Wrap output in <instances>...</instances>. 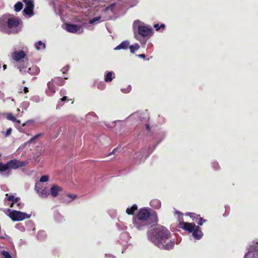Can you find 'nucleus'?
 I'll return each mask as SVG.
<instances>
[{
  "label": "nucleus",
  "instance_id": "6e6552de",
  "mask_svg": "<svg viewBox=\"0 0 258 258\" xmlns=\"http://www.w3.org/2000/svg\"><path fill=\"white\" fill-rule=\"evenodd\" d=\"M250 247L251 251L245 254L244 258H258V241H253Z\"/></svg>",
  "mask_w": 258,
  "mask_h": 258
},
{
  "label": "nucleus",
  "instance_id": "680f3d73",
  "mask_svg": "<svg viewBox=\"0 0 258 258\" xmlns=\"http://www.w3.org/2000/svg\"><path fill=\"white\" fill-rule=\"evenodd\" d=\"M146 128L147 130L149 131L150 130V126H149V125L147 124L146 125Z\"/></svg>",
  "mask_w": 258,
  "mask_h": 258
},
{
  "label": "nucleus",
  "instance_id": "58836bf2",
  "mask_svg": "<svg viewBox=\"0 0 258 258\" xmlns=\"http://www.w3.org/2000/svg\"><path fill=\"white\" fill-rule=\"evenodd\" d=\"M97 88L100 90H104L105 88V84L104 82H101L98 84Z\"/></svg>",
  "mask_w": 258,
  "mask_h": 258
},
{
  "label": "nucleus",
  "instance_id": "a18cd8bd",
  "mask_svg": "<svg viewBox=\"0 0 258 258\" xmlns=\"http://www.w3.org/2000/svg\"><path fill=\"white\" fill-rule=\"evenodd\" d=\"M67 197L71 199L70 201H69V202H71L76 198L77 196L76 195L68 194L67 195Z\"/></svg>",
  "mask_w": 258,
  "mask_h": 258
},
{
  "label": "nucleus",
  "instance_id": "864d4df0",
  "mask_svg": "<svg viewBox=\"0 0 258 258\" xmlns=\"http://www.w3.org/2000/svg\"><path fill=\"white\" fill-rule=\"evenodd\" d=\"M141 156V153H137L136 154H135L134 155L133 158L134 159H136L137 158H140Z\"/></svg>",
  "mask_w": 258,
  "mask_h": 258
},
{
  "label": "nucleus",
  "instance_id": "de8ad7c7",
  "mask_svg": "<svg viewBox=\"0 0 258 258\" xmlns=\"http://www.w3.org/2000/svg\"><path fill=\"white\" fill-rule=\"evenodd\" d=\"M69 69V66L68 65H67L62 69L61 71L63 74H65L68 71Z\"/></svg>",
  "mask_w": 258,
  "mask_h": 258
},
{
  "label": "nucleus",
  "instance_id": "c9c22d12",
  "mask_svg": "<svg viewBox=\"0 0 258 258\" xmlns=\"http://www.w3.org/2000/svg\"><path fill=\"white\" fill-rule=\"evenodd\" d=\"M49 179V177L47 175H43L41 177L39 182H45Z\"/></svg>",
  "mask_w": 258,
  "mask_h": 258
},
{
  "label": "nucleus",
  "instance_id": "79ce46f5",
  "mask_svg": "<svg viewBox=\"0 0 258 258\" xmlns=\"http://www.w3.org/2000/svg\"><path fill=\"white\" fill-rule=\"evenodd\" d=\"M131 90V86H128V87L126 89H121V91L122 93H127L130 92Z\"/></svg>",
  "mask_w": 258,
  "mask_h": 258
},
{
  "label": "nucleus",
  "instance_id": "72a5a7b5",
  "mask_svg": "<svg viewBox=\"0 0 258 258\" xmlns=\"http://www.w3.org/2000/svg\"><path fill=\"white\" fill-rule=\"evenodd\" d=\"M1 253L4 258H12L11 254L9 251L2 250L1 251Z\"/></svg>",
  "mask_w": 258,
  "mask_h": 258
},
{
  "label": "nucleus",
  "instance_id": "412c9836",
  "mask_svg": "<svg viewBox=\"0 0 258 258\" xmlns=\"http://www.w3.org/2000/svg\"><path fill=\"white\" fill-rule=\"evenodd\" d=\"M130 42L127 40L122 41L120 44L114 48L115 50L127 49L129 46Z\"/></svg>",
  "mask_w": 258,
  "mask_h": 258
},
{
  "label": "nucleus",
  "instance_id": "5701e85b",
  "mask_svg": "<svg viewBox=\"0 0 258 258\" xmlns=\"http://www.w3.org/2000/svg\"><path fill=\"white\" fill-rule=\"evenodd\" d=\"M86 119L92 122H95L97 120V117L93 112L89 113L86 116Z\"/></svg>",
  "mask_w": 258,
  "mask_h": 258
},
{
  "label": "nucleus",
  "instance_id": "473e14b6",
  "mask_svg": "<svg viewBox=\"0 0 258 258\" xmlns=\"http://www.w3.org/2000/svg\"><path fill=\"white\" fill-rule=\"evenodd\" d=\"M15 11L17 12L20 11L23 8V4L21 2L17 3L15 6Z\"/></svg>",
  "mask_w": 258,
  "mask_h": 258
},
{
  "label": "nucleus",
  "instance_id": "9d476101",
  "mask_svg": "<svg viewBox=\"0 0 258 258\" xmlns=\"http://www.w3.org/2000/svg\"><path fill=\"white\" fill-rule=\"evenodd\" d=\"M66 30L71 33H81L83 32L82 27L78 25L71 24H67L66 25Z\"/></svg>",
  "mask_w": 258,
  "mask_h": 258
},
{
  "label": "nucleus",
  "instance_id": "6ab92c4d",
  "mask_svg": "<svg viewBox=\"0 0 258 258\" xmlns=\"http://www.w3.org/2000/svg\"><path fill=\"white\" fill-rule=\"evenodd\" d=\"M130 239L128 233L123 232L120 235V244L123 245V247H126V243Z\"/></svg>",
  "mask_w": 258,
  "mask_h": 258
},
{
  "label": "nucleus",
  "instance_id": "4d7b16f0",
  "mask_svg": "<svg viewBox=\"0 0 258 258\" xmlns=\"http://www.w3.org/2000/svg\"><path fill=\"white\" fill-rule=\"evenodd\" d=\"M34 160H35V163H38V162L39 161V156H37L36 157H34Z\"/></svg>",
  "mask_w": 258,
  "mask_h": 258
},
{
  "label": "nucleus",
  "instance_id": "69168bd1",
  "mask_svg": "<svg viewBox=\"0 0 258 258\" xmlns=\"http://www.w3.org/2000/svg\"><path fill=\"white\" fill-rule=\"evenodd\" d=\"M116 149H113V150L112 151V152L110 154H114V153L115 152Z\"/></svg>",
  "mask_w": 258,
  "mask_h": 258
},
{
  "label": "nucleus",
  "instance_id": "a211bd4d",
  "mask_svg": "<svg viewBox=\"0 0 258 258\" xmlns=\"http://www.w3.org/2000/svg\"><path fill=\"white\" fill-rule=\"evenodd\" d=\"M100 19H101V17H96L93 18V19H90L89 20L88 23H85L83 24V25L86 28H87L88 29H90V30H92L93 28H91L90 24H97L99 22V21Z\"/></svg>",
  "mask_w": 258,
  "mask_h": 258
},
{
  "label": "nucleus",
  "instance_id": "20e7f679",
  "mask_svg": "<svg viewBox=\"0 0 258 258\" xmlns=\"http://www.w3.org/2000/svg\"><path fill=\"white\" fill-rule=\"evenodd\" d=\"M21 20L17 18H11L8 20V26L9 30L8 33H17L21 30Z\"/></svg>",
  "mask_w": 258,
  "mask_h": 258
},
{
  "label": "nucleus",
  "instance_id": "393cba45",
  "mask_svg": "<svg viewBox=\"0 0 258 258\" xmlns=\"http://www.w3.org/2000/svg\"><path fill=\"white\" fill-rule=\"evenodd\" d=\"M39 71V69L37 66H32L28 69L27 72L29 74L33 75L38 74Z\"/></svg>",
  "mask_w": 258,
  "mask_h": 258
},
{
  "label": "nucleus",
  "instance_id": "ea45409f",
  "mask_svg": "<svg viewBox=\"0 0 258 258\" xmlns=\"http://www.w3.org/2000/svg\"><path fill=\"white\" fill-rule=\"evenodd\" d=\"M35 189L36 190L37 192H38L40 190L42 189V186L40 182H37L35 185Z\"/></svg>",
  "mask_w": 258,
  "mask_h": 258
},
{
  "label": "nucleus",
  "instance_id": "39448f33",
  "mask_svg": "<svg viewBox=\"0 0 258 258\" xmlns=\"http://www.w3.org/2000/svg\"><path fill=\"white\" fill-rule=\"evenodd\" d=\"M153 216L155 218V221H157V214L156 212H153L150 213L148 209L142 208L141 209L137 215V218L145 221H148V219L150 216Z\"/></svg>",
  "mask_w": 258,
  "mask_h": 258
},
{
  "label": "nucleus",
  "instance_id": "bb28decb",
  "mask_svg": "<svg viewBox=\"0 0 258 258\" xmlns=\"http://www.w3.org/2000/svg\"><path fill=\"white\" fill-rule=\"evenodd\" d=\"M37 193L40 197L43 198H46L49 195V192L46 188H42Z\"/></svg>",
  "mask_w": 258,
  "mask_h": 258
},
{
  "label": "nucleus",
  "instance_id": "f704fd0d",
  "mask_svg": "<svg viewBox=\"0 0 258 258\" xmlns=\"http://www.w3.org/2000/svg\"><path fill=\"white\" fill-rule=\"evenodd\" d=\"M43 135V134H38L35 136H34L33 137L31 138L28 141V144H32L33 141L37 139H38L40 137Z\"/></svg>",
  "mask_w": 258,
  "mask_h": 258
},
{
  "label": "nucleus",
  "instance_id": "c03bdc74",
  "mask_svg": "<svg viewBox=\"0 0 258 258\" xmlns=\"http://www.w3.org/2000/svg\"><path fill=\"white\" fill-rule=\"evenodd\" d=\"M15 205H16V208L19 209H22L24 206V204L20 202L19 201L17 203H16Z\"/></svg>",
  "mask_w": 258,
  "mask_h": 258
},
{
  "label": "nucleus",
  "instance_id": "e2e57ef3",
  "mask_svg": "<svg viewBox=\"0 0 258 258\" xmlns=\"http://www.w3.org/2000/svg\"><path fill=\"white\" fill-rule=\"evenodd\" d=\"M175 214H179L180 215L182 216V214H181L179 212H178V211H175Z\"/></svg>",
  "mask_w": 258,
  "mask_h": 258
},
{
  "label": "nucleus",
  "instance_id": "6e6d98bb",
  "mask_svg": "<svg viewBox=\"0 0 258 258\" xmlns=\"http://www.w3.org/2000/svg\"><path fill=\"white\" fill-rule=\"evenodd\" d=\"M59 94H60V96H62L63 95H64V94H66V90H64V89H61V90L60 91Z\"/></svg>",
  "mask_w": 258,
  "mask_h": 258
},
{
  "label": "nucleus",
  "instance_id": "13d9d810",
  "mask_svg": "<svg viewBox=\"0 0 258 258\" xmlns=\"http://www.w3.org/2000/svg\"><path fill=\"white\" fill-rule=\"evenodd\" d=\"M137 56H138L139 57H141V58H145V57H146V55H145V54H138V55H137Z\"/></svg>",
  "mask_w": 258,
  "mask_h": 258
},
{
  "label": "nucleus",
  "instance_id": "7ed1b4c3",
  "mask_svg": "<svg viewBox=\"0 0 258 258\" xmlns=\"http://www.w3.org/2000/svg\"><path fill=\"white\" fill-rule=\"evenodd\" d=\"M179 227L189 232H192L193 236L197 239H200L203 236V233L199 226L194 223L181 222L179 218Z\"/></svg>",
  "mask_w": 258,
  "mask_h": 258
},
{
  "label": "nucleus",
  "instance_id": "f3484780",
  "mask_svg": "<svg viewBox=\"0 0 258 258\" xmlns=\"http://www.w3.org/2000/svg\"><path fill=\"white\" fill-rule=\"evenodd\" d=\"M25 56L26 53L23 50L15 51L12 54V57L16 61H19L21 59L25 58Z\"/></svg>",
  "mask_w": 258,
  "mask_h": 258
},
{
  "label": "nucleus",
  "instance_id": "ddd939ff",
  "mask_svg": "<svg viewBox=\"0 0 258 258\" xmlns=\"http://www.w3.org/2000/svg\"><path fill=\"white\" fill-rule=\"evenodd\" d=\"M26 4V8L24 9L23 12L30 16L33 15L34 5L33 2L31 0H23Z\"/></svg>",
  "mask_w": 258,
  "mask_h": 258
},
{
  "label": "nucleus",
  "instance_id": "bf43d9fd",
  "mask_svg": "<svg viewBox=\"0 0 258 258\" xmlns=\"http://www.w3.org/2000/svg\"><path fill=\"white\" fill-rule=\"evenodd\" d=\"M40 235H44L45 233L44 231H40L38 233V237H39Z\"/></svg>",
  "mask_w": 258,
  "mask_h": 258
},
{
  "label": "nucleus",
  "instance_id": "338daca9",
  "mask_svg": "<svg viewBox=\"0 0 258 258\" xmlns=\"http://www.w3.org/2000/svg\"><path fill=\"white\" fill-rule=\"evenodd\" d=\"M3 68H4V70L6 69V68H7V65L4 64V65L3 66Z\"/></svg>",
  "mask_w": 258,
  "mask_h": 258
},
{
  "label": "nucleus",
  "instance_id": "f8f14e48",
  "mask_svg": "<svg viewBox=\"0 0 258 258\" xmlns=\"http://www.w3.org/2000/svg\"><path fill=\"white\" fill-rule=\"evenodd\" d=\"M11 170L9 168L8 163L4 164L0 162V174L4 177H9L11 174Z\"/></svg>",
  "mask_w": 258,
  "mask_h": 258
},
{
  "label": "nucleus",
  "instance_id": "603ef678",
  "mask_svg": "<svg viewBox=\"0 0 258 258\" xmlns=\"http://www.w3.org/2000/svg\"><path fill=\"white\" fill-rule=\"evenodd\" d=\"M117 122H120V120H116V121H113L111 123V125H107L108 127H113L114 126H115V123Z\"/></svg>",
  "mask_w": 258,
  "mask_h": 258
},
{
  "label": "nucleus",
  "instance_id": "5fc2aeb1",
  "mask_svg": "<svg viewBox=\"0 0 258 258\" xmlns=\"http://www.w3.org/2000/svg\"><path fill=\"white\" fill-rule=\"evenodd\" d=\"M115 5V4H111L110 6H109V7H107L106 9H105V10L106 11H108L109 10H111L112 9V8Z\"/></svg>",
  "mask_w": 258,
  "mask_h": 258
},
{
  "label": "nucleus",
  "instance_id": "4468645a",
  "mask_svg": "<svg viewBox=\"0 0 258 258\" xmlns=\"http://www.w3.org/2000/svg\"><path fill=\"white\" fill-rule=\"evenodd\" d=\"M56 92V88L54 86L52 81H49L47 83V88L45 90V93L47 96H52Z\"/></svg>",
  "mask_w": 258,
  "mask_h": 258
},
{
  "label": "nucleus",
  "instance_id": "09e8293b",
  "mask_svg": "<svg viewBox=\"0 0 258 258\" xmlns=\"http://www.w3.org/2000/svg\"><path fill=\"white\" fill-rule=\"evenodd\" d=\"M27 226L30 228H32V230H34V225L33 223L32 222L29 221L27 223Z\"/></svg>",
  "mask_w": 258,
  "mask_h": 258
},
{
  "label": "nucleus",
  "instance_id": "aec40b11",
  "mask_svg": "<svg viewBox=\"0 0 258 258\" xmlns=\"http://www.w3.org/2000/svg\"><path fill=\"white\" fill-rule=\"evenodd\" d=\"M150 206L156 209H159L161 207V202L158 199H153L150 201Z\"/></svg>",
  "mask_w": 258,
  "mask_h": 258
},
{
  "label": "nucleus",
  "instance_id": "0eeeda50",
  "mask_svg": "<svg viewBox=\"0 0 258 258\" xmlns=\"http://www.w3.org/2000/svg\"><path fill=\"white\" fill-rule=\"evenodd\" d=\"M30 214H27L24 212H21L16 210H13L9 213V217L13 221H22L26 219L29 218Z\"/></svg>",
  "mask_w": 258,
  "mask_h": 258
},
{
  "label": "nucleus",
  "instance_id": "2eb2a0df",
  "mask_svg": "<svg viewBox=\"0 0 258 258\" xmlns=\"http://www.w3.org/2000/svg\"><path fill=\"white\" fill-rule=\"evenodd\" d=\"M6 198L5 199L4 201L6 202L7 200L10 202H11V204L10 205L11 207H14L15 204L17 203L20 200L19 197H15L14 195H9L7 194L6 195Z\"/></svg>",
  "mask_w": 258,
  "mask_h": 258
},
{
  "label": "nucleus",
  "instance_id": "cd10ccee",
  "mask_svg": "<svg viewBox=\"0 0 258 258\" xmlns=\"http://www.w3.org/2000/svg\"><path fill=\"white\" fill-rule=\"evenodd\" d=\"M137 210V205L134 204L131 207H128L126 210V213L128 215H132Z\"/></svg>",
  "mask_w": 258,
  "mask_h": 258
},
{
  "label": "nucleus",
  "instance_id": "c756f323",
  "mask_svg": "<svg viewBox=\"0 0 258 258\" xmlns=\"http://www.w3.org/2000/svg\"><path fill=\"white\" fill-rule=\"evenodd\" d=\"M54 217L55 220L57 222H60L63 220V216L57 211L55 212Z\"/></svg>",
  "mask_w": 258,
  "mask_h": 258
},
{
  "label": "nucleus",
  "instance_id": "3c124183",
  "mask_svg": "<svg viewBox=\"0 0 258 258\" xmlns=\"http://www.w3.org/2000/svg\"><path fill=\"white\" fill-rule=\"evenodd\" d=\"M117 226L120 227L122 230H125L126 229V226L123 225L122 224H120H120H118Z\"/></svg>",
  "mask_w": 258,
  "mask_h": 258
},
{
  "label": "nucleus",
  "instance_id": "f257e3e1",
  "mask_svg": "<svg viewBox=\"0 0 258 258\" xmlns=\"http://www.w3.org/2000/svg\"><path fill=\"white\" fill-rule=\"evenodd\" d=\"M147 235L148 239L160 249L169 250L172 249L174 246V239L170 240L165 244L166 240L170 237L171 233L163 226H158L150 229Z\"/></svg>",
  "mask_w": 258,
  "mask_h": 258
},
{
  "label": "nucleus",
  "instance_id": "a878e982",
  "mask_svg": "<svg viewBox=\"0 0 258 258\" xmlns=\"http://www.w3.org/2000/svg\"><path fill=\"white\" fill-rule=\"evenodd\" d=\"M27 64H28L27 61H23V62H20V65L19 66V69L20 72L22 74H25V73H26L27 71L26 70V67H27Z\"/></svg>",
  "mask_w": 258,
  "mask_h": 258
},
{
  "label": "nucleus",
  "instance_id": "7c9ffc66",
  "mask_svg": "<svg viewBox=\"0 0 258 258\" xmlns=\"http://www.w3.org/2000/svg\"><path fill=\"white\" fill-rule=\"evenodd\" d=\"M52 81H54L57 85L59 86H62L65 84V81L62 80L60 78H55L51 80Z\"/></svg>",
  "mask_w": 258,
  "mask_h": 258
},
{
  "label": "nucleus",
  "instance_id": "dca6fc26",
  "mask_svg": "<svg viewBox=\"0 0 258 258\" xmlns=\"http://www.w3.org/2000/svg\"><path fill=\"white\" fill-rule=\"evenodd\" d=\"M62 188L56 184L53 185L50 189L49 194L53 197H56L59 192L62 191Z\"/></svg>",
  "mask_w": 258,
  "mask_h": 258
},
{
  "label": "nucleus",
  "instance_id": "b1692460",
  "mask_svg": "<svg viewBox=\"0 0 258 258\" xmlns=\"http://www.w3.org/2000/svg\"><path fill=\"white\" fill-rule=\"evenodd\" d=\"M7 119L11 120L14 122L16 123V125L17 126H19L20 124V120H17L16 117L13 116L12 113H7Z\"/></svg>",
  "mask_w": 258,
  "mask_h": 258
},
{
  "label": "nucleus",
  "instance_id": "0e129e2a",
  "mask_svg": "<svg viewBox=\"0 0 258 258\" xmlns=\"http://www.w3.org/2000/svg\"><path fill=\"white\" fill-rule=\"evenodd\" d=\"M191 214L192 215V216H190L191 218H195V216H196L195 214L191 213Z\"/></svg>",
  "mask_w": 258,
  "mask_h": 258
},
{
  "label": "nucleus",
  "instance_id": "f03ea898",
  "mask_svg": "<svg viewBox=\"0 0 258 258\" xmlns=\"http://www.w3.org/2000/svg\"><path fill=\"white\" fill-rule=\"evenodd\" d=\"M133 28L135 34L138 32L143 37L151 36L153 34L152 28L140 20H136L134 22Z\"/></svg>",
  "mask_w": 258,
  "mask_h": 258
},
{
  "label": "nucleus",
  "instance_id": "774afa93",
  "mask_svg": "<svg viewBox=\"0 0 258 258\" xmlns=\"http://www.w3.org/2000/svg\"><path fill=\"white\" fill-rule=\"evenodd\" d=\"M109 256H111V257H114V256L112 255H109Z\"/></svg>",
  "mask_w": 258,
  "mask_h": 258
},
{
  "label": "nucleus",
  "instance_id": "8fccbe9b",
  "mask_svg": "<svg viewBox=\"0 0 258 258\" xmlns=\"http://www.w3.org/2000/svg\"><path fill=\"white\" fill-rule=\"evenodd\" d=\"M12 133V128L11 127L7 129L6 133H5V136L8 137Z\"/></svg>",
  "mask_w": 258,
  "mask_h": 258
},
{
  "label": "nucleus",
  "instance_id": "37998d69",
  "mask_svg": "<svg viewBox=\"0 0 258 258\" xmlns=\"http://www.w3.org/2000/svg\"><path fill=\"white\" fill-rule=\"evenodd\" d=\"M67 97L66 96H63L62 98L60 99L58 103V105L59 106H62L63 105V103L62 102L63 101H65L67 100Z\"/></svg>",
  "mask_w": 258,
  "mask_h": 258
},
{
  "label": "nucleus",
  "instance_id": "4c0bfd02",
  "mask_svg": "<svg viewBox=\"0 0 258 258\" xmlns=\"http://www.w3.org/2000/svg\"><path fill=\"white\" fill-rule=\"evenodd\" d=\"M212 166L213 168L215 170H218L220 169V166L219 165V164L217 162H212Z\"/></svg>",
  "mask_w": 258,
  "mask_h": 258
},
{
  "label": "nucleus",
  "instance_id": "2f4dec72",
  "mask_svg": "<svg viewBox=\"0 0 258 258\" xmlns=\"http://www.w3.org/2000/svg\"><path fill=\"white\" fill-rule=\"evenodd\" d=\"M140 45L138 43H136L134 45H132L129 46L130 51L131 53H134L136 50L140 48Z\"/></svg>",
  "mask_w": 258,
  "mask_h": 258
},
{
  "label": "nucleus",
  "instance_id": "49530a36",
  "mask_svg": "<svg viewBox=\"0 0 258 258\" xmlns=\"http://www.w3.org/2000/svg\"><path fill=\"white\" fill-rule=\"evenodd\" d=\"M205 222V220H204L202 218H199L198 221H197V223L199 225L201 226L203 225V223Z\"/></svg>",
  "mask_w": 258,
  "mask_h": 258
},
{
  "label": "nucleus",
  "instance_id": "a19ab883",
  "mask_svg": "<svg viewBox=\"0 0 258 258\" xmlns=\"http://www.w3.org/2000/svg\"><path fill=\"white\" fill-rule=\"evenodd\" d=\"M225 212L224 214H223V216L225 217V216H227V215H228V214H229L230 207L229 206H225Z\"/></svg>",
  "mask_w": 258,
  "mask_h": 258
},
{
  "label": "nucleus",
  "instance_id": "9b49d317",
  "mask_svg": "<svg viewBox=\"0 0 258 258\" xmlns=\"http://www.w3.org/2000/svg\"><path fill=\"white\" fill-rule=\"evenodd\" d=\"M149 224L148 221L142 220L137 218L133 219V225L135 227L139 230H143Z\"/></svg>",
  "mask_w": 258,
  "mask_h": 258
},
{
  "label": "nucleus",
  "instance_id": "052dcab7",
  "mask_svg": "<svg viewBox=\"0 0 258 258\" xmlns=\"http://www.w3.org/2000/svg\"><path fill=\"white\" fill-rule=\"evenodd\" d=\"M24 93H26L28 92V88L27 87H25L24 89Z\"/></svg>",
  "mask_w": 258,
  "mask_h": 258
},
{
  "label": "nucleus",
  "instance_id": "c85d7f7f",
  "mask_svg": "<svg viewBox=\"0 0 258 258\" xmlns=\"http://www.w3.org/2000/svg\"><path fill=\"white\" fill-rule=\"evenodd\" d=\"M35 46L37 50H40L41 48L44 49L46 47V45L41 41H38L35 44Z\"/></svg>",
  "mask_w": 258,
  "mask_h": 258
},
{
  "label": "nucleus",
  "instance_id": "4be33fe9",
  "mask_svg": "<svg viewBox=\"0 0 258 258\" xmlns=\"http://www.w3.org/2000/svg\"><path fill=\"white\" fill-rule=\"evenodd\" d=\"M114 78V74L112 72H107L104 76V81L106 82H110Z\"/></svg>",
  "mask_w": 258,
  "mask_h": 258
},
{
  "label": "nucleus",
  "instance_id": "423d86ee",
  "mask_svg": "<svg viewBox=\"0 0 258 258\" xmlns=\"http://www.w3.org/2000/svg\"><path fill=\"white\" fill-rule=\"evenodd\" d=\"M149 119V116L147 112L142 113L139 111H138L132 113L130 116L125 119V120L127 121L128 120H135L136 121L140 120L142 121L146 122L148 121Z\"/></svg>",
  "mask_w": 258,
  "mask_h": 258
},
{
  "label": "nucleus",
  "instance_id": "1a4fd4ad",
  "mask_svg": "<svg viewBox=\"0 0 258 258\" xmlns=\"http://www.w3.org/2000/svg\"><path fill=\"white\" fill-rule=\"evenodd\" d=\"M9 168L16 169L20 167L25 166L27 162L25 161H21L16 159L11 160L7 162Z\"/></svg>",
  "mask_w": 258,
  "mask_h": 258
},
{
  "label": "nucleus",
  "instance_id": "e433bc0d",
  "mask_svg": "<svg viewBox=\"0 0 258 258\" xmlns=\"http://www.w3.org/2000/svg\"><path fill=\"white\" fill-rule=\"evenodd\" d=\"M154 27L155 28L156 31H159L161 28H164L165 25L164 24H162L159 26L158 24H155L154 25Z\"/></svg>",
  "mask_w": 258,
  "mask_h": 258
}]
</instances>
